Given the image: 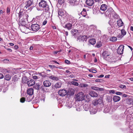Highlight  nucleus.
I'll return each instance as SVG.
<instances>
[{
    "label": "nucleus",
    "mask_w": 133,
    "mask_h": 133,
    "mask_svg": "<svg viewBox=\"0 0 133 133\" xmlns=\"http://www.w3.org/2000/svg\"><path fill=\"white\" fill-rule=\"evenodd\" d=\"M39 7L43 8V10L45 12H49V7L46 1L44 0L41 1L39 3Z\"/></svg>",
    "instance_id": "1"
},
{
    "label": "nucleus",
    "mask_w": 133,
    "mask_h": 133,
    "mask_svg": "<svg viewBox=\"0 0 133 133\" xmlns=\"http://www.w3.org/2000/svg\"><path fill=\"white\" fill-rule=\"evenodd\" d=\"M29 86H33L34 88L37 90H39L40 89L42 90L43 89L44 86L41 84H28Z\"/></svg>",
    "instance_id": "2"
},
{
    "label": "nucleus",
    "mask_w": 133,
    "mask_h": 133,
    "mask_svg": "<svg viewBox=\"0 0 133 133\" xmlns=\"http://www.w3.org/2000/svg\"><path fill=\"white\" fill-rule=\"evenodd\" d=\"M19 28L22 32L26 34H28L30 32V30L25 26L20 25Z\"/></svg>",
    "instance_id": "3"
},
{
    "label": "nucleus",
    "mask_w": 133,
    "mask_h": 133,
    "mask_svg": "<svg viewBox=\"0 0 133 133\" xmlns=\"http://www.w3.org/2000/svg\"><path fill=\"white\" fill-rule=\"evenodd\" d=\"M31 28L32 31L36 32L39 29V25L37 24H33L31 25Z\"/></svg>",
    "instance_id": "4"
},
{
    "label": "nucleus",
    "mask_w": 133,
    "mask_h": 133,
    "mask_svg": "<svg viewBox=\"0 0 133 133\" xmlns=\"http://www.w3.org/2000/svg\"><path fill=\"white\" fill-rule=\"evenodd\" d=\"M84 95L82 92L78 93L76 95V99L77 101H82L84 99Z\"/></svg>",
    "instance_id": "5"
},
{
    "label": "nucleus",
    "mask_w": 133,
    "mask_h": 133,
    "mask_svg": "<svg viewBox=\"0 0 133 133\" xmlns=\"http://www.w3.org/2000/svg\"><path fill=\"white\" fill-rule=\"evenodd\" d=\"M22 82V83H35L34 80L31 79L28 80L27 78L25 77H23Z\"/></svg>",
    "instance_id": "6"
},
{
    "label": "nucleus",
    "mask_w": 133,
    "mask_h": 133,
    "mask_svg": "<svg viewBox=\"0 0 133 133\" xmlns=\"http://www.w3.org/2000/svg\"><path fill=\"white\" fill-rule=\"evenodd\" d=\"M124 47L123 45H120L117 49V53L120 55L122 54L123 53Z\"/></svg>",
    "instance_id": "7"
},
{
    "label": "nucleus",
    "mask_w": 133,
    "mask_h": 133,
    "mask_svg": "<svg viewBox=\"0 0 133 133\" xmlns=\"http://www.w3.org/2000/svg\"><path fill=\"white\" fill-rule=\"evenodd\" d=\"M59 95L62 96H63L67 94V91L64 89L59 90L58 92Z\"/></svg>",
    "instance_id": "8"
},
{
    "label": "nucleus",
    "mask_w": 133,
    "mask_h": 133,
    "mask_svg": "<svg viewBox=\"0 0 133 133\" xmlns=\"http://www.w3.org/2000/svg\"><path fill=\"white\" fill-rule=\"evenodd\" d=\"M110 55V54L108 51H105L103 52L102 56L104 59H106L107 57L109 56Z\"/></svg>",
    "instance_id": "9"
},
{
    "label": "nucleus",
    "mask_w": 133,
    "mask_h": 133,
    "mask_svg": "<svg viewBox=\"0 0 133 133\" xmlns=\"http://www.w3.org/2000/svg\"><path fill=\"white\" fill-rule=\"evenodd\" d=\"M89 95L91 97H96L98 96V94L94 91H90L89 93Z\"/></svg>",
    "instance_id": "10"
},
{
    "label": "nucleus",
    "mask_w": 133,
    "mask_h": 133,
    "mask_svg": "<svg viewBox=\"0 0 133 133\" xmlns=\"http://www.w3.org/2000/svg\"><path fill=\"white\" fill-rule=\"evenodd\" d=\"M91 88L94 90L100 91H103L104 90V88H99L95 86L91 87Z\"/></svg>",
    "instance_id": "11"
},
{
    "label": "nucleus",
    "mask_w": 133,
    "mask_h": 133,
    "mask_svg": "<svg viewBox=\"0 0 133 133\" xmlns=\"http://www.w3.org/2000/svg\"><path fill=\"white\" fill-rule=\"evenodd\" d=\"M86 3L88 5L91 6L94 3V1L93 0H87Z\"/></svg>",
    "instance_id": "12"
},
{
    "label": "nucleus",
    "mask_w": 133,
    "mask_h": 133,
    "mask_svg": "<svg viewBox=\"0 0 133 133\" xmlns=\"http://www.w3.org/2000/svg\"><path fill=\"white\" fill-rule=\"evenodd\" d=\"M65 12V11H64L61 9H59L58 11V15L62 17L63 16H64Z\"/></svg>",
    "instance_id": "13"
},
{
    "label": "nucleus",
    "mask_w": 133,
    "mask_h": 133,
    "mask_svg": "<svg viewBox=\"0 0 133 133\" xmlns=\"http://www.w3.org/2000/svg\"><path fill=\"white\" fill-rule=\"evenodd\" d=\"M25 13L24 11L23 10L21 11V10H20L18 14V17L19 19H21Z\"/></svg>",
    "instance_id": "14"
},
{
    "label": "nucleus",
    "mask_w": 133,
    "mask_h": 133,
    "mask_svg": "<svg viewBox=\"0 0 133 133\" xmlns=\"http://www.w3.org/2000/svg\"><path fill=\"white\" fill-rule=\"evenodd\" d=\"M74 90L73 89H69L67 92V94L70 96L73 95L74 94Z\"/></svg>",
    "instance_id": "15"
},
{
    "label": "nucleus",
    "mask_w": 133,
    "mask_h": 133,
    "mask_svg": "<svg viewBox=\"0 0 133 133\" xmlns=\"http://www.w3.org/2000/svg\"><path fill=\"white\" fill-rule=\"evenodd\" d=\"M32 2L31 0H29L27 1L25 7L27 9L28 7L30 6L32 4Z\"/></svg>",
    "instance_id": "16"
},
{
    "label": "nucleus",
    "mask_w": 133,
    "mask_h": 133,
    "mask_svg": "<svg viewBox=\"0 0 133 133\" xmlns=\"http://www.w3.org/2000/svg\"><path fill=\"white\" fill-rule=\"evenodd\" d=\"M117 25L119 27H120L122 26L123 24V22L122 21L121 19H119L117 21Z\"/></svg>",
    "instance_id": "17"
},
{
    "label": "nucleus",
    "mask_w": 133,
    "mask_h": 133,
    "mask_svg": "<svg viewBox=\"0 0 133 133\" xmlns=\"http://www.w3.org/2000/svg\"><path fill=\"white\" fill-rule=\"evenodd\" d=\"M107 9V6L105 4H102L100 7V9L101 10L105 11Z\"/></svg>",
    "instance_id": "18"
},
{
    "label": "nucleus",
    "mask_w": 133,
    "mask_h": 133,
    "mask_svg": "<svg viewBox=\"0 0 133 133\" xmlns=\"http://www.w3.org/2000/svg\"><path fill=\"white\" fill-rule=\"evenodd\" d=\"M114 101L115 102H117L119 101L120 99V97L117 96H115L113 98Z\"/></svg>",
    "instance_id": "19"
},
{
    "label": "nucleus",
    "mask_w": 133,
    "mask_h": 133,
    "mask_svg": "<svg viewBox=\"0 0 133 133\" xmlns=\"http://www.w3.org/2000/svg\"><path fill=\"white\" fill-rule=\"evenodd\" d=\"M90 114H94L96 113L97 112V110L95 108L93 107L91 108L90 110Z\"/></svg>",
    "instance_id": "20"
},
{
    "label": "nucleus",
    "mask_w": 133,
    "mask_h": 133,
    "mask_svg": "<svg viewBox=\"0 0 133 133\" xmlns=\"http://www.w3.org/2000/svg\"><path fill=\"white\" fill-rule=\"evenodd\" d=\"M80 14H81L83 16L85 17L87 15V12L86 9L85 8L83 9V11Z\"/></svg>",
    "instance_id": "21"
},
{
    "label": "nucleus",
    "mask_w": 133,
    "mask_h": 133,
    "mask_svg": "<svg viewBox=\"0 0 133 133\" xmlns=\"http://www.w3.org/2000/svg\"><path fill=\"white\" fill-rule=\"evenodd\" d=\"M33 93V90L32 88H29L27 90V93L28 94L31 95H32Z\"/></svg>",
    "instance_id": "22"
},
{
    "label": "nucleus",
    "mask_w": 133,
    "mask_h": 133,
    "mask_svg": "<svg viewBox=\"0 0 133 133\" xmlns=\"http://www.w3.org/2000/svg\"><path fill=\"white\" fill-rule=\"evenodd\" d=\"M121 32L122 35L120 36V37L121 38L123 37L126 34V32L124 29H122L121 30Z\"/></svg>",
    "instance_id": "23"
},
{
    "label": "nucleus",
    "mask_w": 133,
    "mask_h": 133,
    "mask_svg": "<svg viewBox=\"0 0 133 133\" xmlns=\"http://www.w3.org/2000/svg\"><path fill=\"white\" fill-rule=\"evenodd\" d=\"M72 26V24L70 23H68L65 25V27L68 30H70L71 29Z\"/></svg>",
    "instance_id": "24"
},
{
    "label": "nucleus",
    "mask_w": 133,
    "mask_h": 133,
    "mask_svg": "<svg viewBox=\"0 0 133 133\" xmlns=\"http://www.w3.org/2000/svg\"><path fill=\"white\" fill-rule=\"evenodd\" d=\"M89 42L91 44L94 45L96 43L95 39L93 38L90 39L89 41Z\"/></svg>",
    "instance_id": "25"
},
{
    "label": "nucleus",
    "mask_w": 133,
    "mask_h": 133,
    "mask_svg": "<svg viewBox=\"0 0 133 133\" xmlns=\"http://www.w3.org/2000/svg\"><path fill=\"white\" fill-rule=\"evenodd\" d=\"M69 3L73 5H75L76 4L75 3L76 2V0H69Z\"/></svg>",
    "instance_id": "26"
},
{
    "label": "nucleus",
    "mask_w": 133,
    "mask_h": 133,
    "mask_svg": "<svg viewBox=\"0 0 133 133\" xmlns=\"http://www.w3.org/2000/svg\"><path fill=\"white\" fill-rule=\"evenodd\" d=\"M49 78L55 81H57L59 79L58 78L56 77L53 76H49Z\"/></svg>",
    "instance_id": "27"
},
{
    "label": "nucleus",
    "mask_w": 133,
    "mask_h": 133,
    "mask_svg": "<svg viewBox=\"0 0 133 133\" xmlns=\"http://www.w3.org/2000/svg\"><path fill=\"white\" fill-rule=\"evenodd\" d=\"M28 17L29 16L28 15L26 14L25 13L21 19L23 20H24L25 19H27Z\"/></svg>",
    "instance_id": "28"
},
{
    "label": "nucleus",
    "mask_w": 133,
    "mask_h": 133,
    "mask_svg": "<svg viewBox=\"0 0 133 133\" xmlns=\"http://www.w3.org/2000/svg\"><path fill=\"white\" fill-rule=\"evenodd\" d=\"M102 45V43L101 41L98 42L97 43L96 46L97 48L100 47Z\"/></svg>",
    "instance_id": "29"
},
{
    "label": "nucleus",
    "mask_w": 133,
    "mask_h": 133,
    "mask_svg": "<svg viewBox=\"0 0 133 133\" xmlns=\"http://www.w3.org/2000/svg\"><path fill=\"white\" fill-rule=\"evenodd\" d=\"M11 77L9 75H6L5 76L4 79L7 81H9L11 79Z\"/></svg>",
    "instance_id": "30"
},
{
    "label": "nucleus",
    "mask_w": 133,
    "mask_h": 133,
    "mask_svg": "<svg viewBox=\"0 0 133 133\" xmlns=\"http://www.w3.org/2000/svg\"><path fill=\"white\" fill-rule=\"evenodd\" d=\"M110 41L114 42L116 41L117 40V38L116 37H112L110 38Z\"/></svg>",
    "instance_id": "31"
},
{
    "label": "nucleus",
    "mask_w": 133,
    "mask_h": 133,
    "mask_svg": "<svg viewBox=\"0 0 133 133\" xmlns=\"http://www.w3.org/2000/svg\"><path fill=\"white\" fill-rule=\"evenodd\" d=\"M87 38L86 36H82L81 37V40L83 41H86L87 40Z\"/></svg>",
    "instance_id": "32"
},
{
    "label": "nucleus",
    "mask_w": 133,
    "mask_h": 133,
    "mask_svg": "<svg viewBox=\"0 0 133 133\" xmlns=\"http://www.w3.org/2000/svg\"><path fill=\"white\" fill-rule=\"evenodd\" d=\"M61 84H55L54 85V87H55L56 88H59L61 87Z\"/></svg>",
    "instance_id": "33"
},
{
    "label": "nucleus",
    "mask_w": 133,
    "mask_h": 133,
    "mask_svg": "<svg viewBox=\"0 0 133 133\" xmlns=\"http://www.w3.org/2000/svg\"><path fill=\"white\" fill-rule=\"evenodd\" d=\"M98 100V104L102 105H103V100L102 99H99Z\"/></svg>",
    "instance_id": "34"
},
{
    "label": "nucleus",
    "mask_w": 133,
    "mask_h": 133,
    "mask_svg": "<svg viewBox=\"0 0 133 133\" xmlns=\"http://www.w3.org/2000/svg\"><path fill=\"white\" fill-rule=\"evenodd\" d=\"M93 104L94 105H96L98 104V100L96 99L93 101Z\"/></svg>",
    "instance_id": "35"
},
{
    "label": "nucleus",
    "mask_w": 133,
    "mask_h": 133,
    "mask_svg": "<svg viewBox=\"0 0 133 133\" xmlns=\"http://www.w3.org/2000/svg\"><path fill=\"white\" fill-rule=\"evenodd\" d=\"M64 2V0H58V3L60 5H62Z\"/></svg>",
    "instance_id": "36"
},
{
    "label": "nucleus",
    "mask_w": 133,
    "mask_h": 133,
    "mask_svg": "<svg viewBox=\"0 0 133 133\" xmlns=\"http://www.w3.org/2000/svg\"><path fill=\"white\" fill-rule=\"evenodd\" d=\"M22 21L21 22L19 23V27H20V25H22V26H25V21H24V20Z\"/></svg>",
    "instance_id": "37"
},
{
    "label": "nucleus",
    "mask_w": 133,
    "mask_h": 133,
    "mask_svg": "<svg viewBox=\"0 0 133 133\" xmlns=\"http://www.w3.org/2000/svg\"><path fill=\"white\" fill-rule=\"evenodd\" d=\"M119 87L122 89H125L126 88V87L125 85L121 84L119 85Z\"/></svg>",
    "instance_id": "38"
},
{
    "label": "nucleus",
    "mask_w": 133,
    "mask_h": 133,
    "mask_svg": "<svg viewBox=\"0 0 133 133\" xmlns=\"http://www.w3.org/2000/svg\"><path fill=\"white\" fill-rule=\"evenodd\" d=\"M79 86L81 87H86L88 86V85L86 84H80L79 85Z\"/></svg>",
    "instance_id": "39"
},
{
    "label": "nucleus",
    "mask_w": 133,
    "mask_h": 133,
    "mask_svg": "<svg viewBox=\"0 0 133 133\" xmlns=\"http://www.w3.org/2000/svg\"><path fill=\"white\" fill-rule=\"evenodd\" d=\"M89 71L92 72L94 73H95L97 72V71L95 69H89Z\"/></svg>",
    "instance_id": "40"
},
{
    "label": "nucleus",
    "mask_w": 133,
    "mask_h": 133,
    "mask_svg": "<svg viewBox=\"0 0 133 133\" xmlns=\"http://www.w3.org/2000/svg\"><path fill=\"white\" fill-rule=\"evenodd\" d=\"M25 101V98L23 97L21 98L20 99V102L22 103L24 102Z\"/></svg>",
    "instance_id": "41"
},
{
    "label": "nucleus",
    "mask_w": 133,
    "mask_h": 133,
    "mask_svg": "<svg viewBox=\"0 0 133 133\" xmlns=\"http://www.w3.org/2000/svg\"><path fill=\"white\" fill-rule=\"evenodd\" d=\"M17 79L16 76H14L12 78V81L15 82L17 80Z\"/></svg>",
    "instance_id": "42"
},
{
    "label": "nucleus",
    "mask_w": 133,
    "mask_h": 133,
    "mask_svg": "<svg viewBox=\"0 0 133 133\" xmlns=\"http://www.w3.org/2000/svg\"><path fill=\"white\" fill-rule=\"evenodd\" d=\"M43 84L44 85V86L48 87L51 86V84Z\"/></svg>",
    "instance_id": "43"
},
{
    "label": "nucleus",
    "mask_w": 133,
    "mask_h": 133,
    "mask_svg": "<svg viewBox=\"0 0 133 133\" xmlns=\"http://www.w3.org/2000/svg\"><path fill=\"white\" fill-rule=\"evenodd\" d=\"M47 21L46 19H45L44 21L42 23V25H45L47 23Z\"/></svg>",
    "instance_id": "44"
},
{
    "label": "nucleus",
    "mask_w": 133,
    "mask_h": 133,
    "mask_svg": "<svg viewBox=\"0 0 133 133\" xmlns=\"http://www.w3.org/2000/svg\"><path fill=\"white\" fill-rule=\"evenodd\" d=\"M65 62L68 64H70V62L67 60H65Z\"/></svg>",
    "instance_id": "45"
},
{
    "label": "nucleus",
    "mask_w": 133,
    "mask_h": 133,
    "mask_svg": "<svg viewBox=\"0 0 133 133\" xmlns=\"http://www.w3.org/2000/svg\"><path fill=\"white\" fill-rule=\"evenodd\" d=\"M42 98H41V100H42L44 101L45 100V95L43 94L42 95Z\"/></svg>",
    "instance_id": "46"
},
{
    "label": "nucleus",
    "mask_w": 133,
    "mask_h": 133,
    "mask_svg": "<svg viewBox=\"0 0 133 133\" xmlns=\"http://www.w3.org/2000/svg\"><path fill=\"white\" fill-rule=\"evenodd\" d=\"M87 106V105H84L83 106V108H84V109L85 110L87 111L88 110V108H86Z\"/></svg>",
    "instance_id": "47"
},
{
    "label": "nucleus",
    "mask_w": 133,
    "mask_h": 133,
    "mask_svg": "<svg viewBox=\"0 0 133 133\" xmlns=\"http://www.w3.org/2000/svg\"><path fill=\"white\" fill-rule=\"evenodd\" d=\"M116 94L117 95H121L122 94V93L121 92H116Z\"/></svg>",
    "instance_id": "48"
},
{
    "label": "nucleus",
    "mask_w": 133,
    "mask_h": 133,
    "mask_svg": "<svg viewBox=\"0 0 133 133\" xmlns=\"http://www.w3.org/2000/svg\"><path fill=\"white\" fill-rule=\"evenodd\" d=\"M10 8H9L8 7L6 9V12L7 13H8L9 12H10Z\"/></svg>",
    "instance_id": "49"
},
{
    "label": "nucleus",
    "mask_w": 133,
    "mask_h": 133,
    "mask_svg": "<svg viewBox=\"0 0 133 133\" xmlns=\"http://www.w3.org/2000/svg\"><path fill=\"white\" fill-rule=\"evenodd\" d=\"M4 77V76L3 74L0 73V79L3 78Z\"/></svg>",
    "instance_id": "50"
},
{
    "label": "nucleus",
    "mask_w": 133,
    "mask_h": 133,
    "mask_svg": "<svg viewBox=\"0 0 133 133\" xmlns=\"http://www.w3.org/2000/svg\"><path fill=\"white\" fill-rule=\"evenodd\" d=\"M32 78L33 79H37L38 77L37 76H36V75H34V76H33Z\"/></svg>",
    "instance_id": "51"
},
{
    "label": "nucleus",
    "mask_w": 133,
    "mask_h": 133,
    "mask_svg": "<svg viewBox=\"0 0 133 133\" xmlns=\"http://www.w3.org/2000/svg\"><path fill=\"white\" fill-rule=\"evenodd\" d=\"M61 51V50L59 51H54L53 53L55 54H56L58 52H60Z\"/></svg>",
    "instance_id": "52"
},
{
    "label": "nucleus",
    "mask_w": 133,
    "mask_h": 133,
    "mask_svg": "<svg viewBox=\"0 0 133 133\" xmlns=\"http://www.w3.org/2000/svg\"><path fill=\"white\" fill-rule=\"evenodd\" d=\"M71 31L73 33L76 32H77V30L75 29H72L71 30Z\"/></svg>",
    "instance_id": "53"
},
{
    "label": "nucleus",
    "mask_w": 133,
    "mask_h": 133,
    "mask_svg": "<svg viewBox=\"0 0 133 133\" xmlns=\"http://www.w3.org/2000/svg\"><path fill=\"white\" fill-rule=\"evenodd\" d=\"M109 92L110 93L114 94L115 93V91L114 90H110L109 91Z\"/></svg>",
    "instance_id": "54"
},
{
    "label": "nucleus",
    "mask_w": 133,
    "mask_h": 133,
    "mask_svg": "<svg viewBox=\"0 0 133 133\" xmlns=\"http://www.w3.org/2000/svg\"><path fill=\"white\" fill-rule=\"evenodd\" d=\"M5 49L10 52H12V50L11 49L7 48H5Z\"/></svg>",
    "instance_id": "55"
},
{
    "label": "nucleus",
    "mask_w": 133,
    "mask_h": 133,
    "mask_svg": "<svg viewBox=\"0 0 133 133\" xmlns=\"http://www.w3.org/2000/svg\"><path fill=\"white\" fill-rule=\"evenodd\" d=\"M122 96L123 97H128V95L125 94H123L122 95Z\"/></svg>",
    "instance_id": "56"
},
{
    "label": "nucleus",
    "mask_w": 133,
    "mask_h": 133,
    "mask_svg": "<svg viewBox=\"0 0 133 133\" xmlns=\"http://www.w3.org/2000/svg\"><path fill=\"white\" fill-rule=\"evenodd\" d=\"M14 48L15 49H16L18 48V47L17 45H15L14 46Z\"/></svg>",
    "instance_id": "57"
},
{
    "label": "nucleus",
    "mask_w": 133,
    "mask_h": 133,
    "mask_svg": "<svg viewBox=\"0 0 133 133\" xmlns=\"http://www.w3.org/2000/svg\"><path fill=\"white\" fill-rule=\"evenodd\" d=\"M52 62H54L55 63H56V64H59V63L56 61H52Z\"/></svg>",
    "instance_id": "58"
},
{
    "label": "nucleus",
    "mask_w": 133,
    "mask_h": 133,
    "mask_svg": "<svg viewBox=\"0 0 133 133\" xmlns=\"http://www.w3.org/2000/svg\"><path fill=\"white\" fill-rule=\"evenodd\" d=\"M104 76V75L103 74H102V75L98 76V77L99 78H100V77H103Z\"/></svg>",
    "instance_id": "59"
},
{
    "label": "nucleus",
    "mask_w": 133,
    "mask_h": 133,
    "mask_svg": "<svg viewBox=\"0 0 133 133\" xmlns=\"http://www.w3.org/2000/svg\"><path fill=\"white\" fill-rule=\"evenodd\" d=\"M128 46L129 48H130V49L131 51H132V50H133V49L132 48V47L131 46Z\"/></svg>",
    "instance_id": "60"
},
{
    "label": "nucleus",
    "mask_w": 133,
    "mask_h": 133,
    "mask_svg": "<svg viewBox=\"0 0 133 133\" xmlns=\"http://www.w3.org/2000/svg\"><path fill=\"white\" fill-rule=\"evenodd\" d=\"M131 101V99H127V103L128 102H130Z\"/></svg>",
    "instance_id": "61"
},
{
    "label": "nucleus",
    "mask_w": 133,
    "mask_h": 133,
    "mask_svg": "<svg viewBox=\"0 0 133 133\" xmlns=\"http://www.w3.org/2000/svg\"><path fill=\"white\" fill-rule=\"evenodd\" d=\"M9 44L11 46H13L14 45V44L12 43H9Z\"/></svg>",
    "instance_id": "62"
},
{
    "label": "nucleus",
    "mask_w": 133,
    "mask_h": 133,
    "mask_svg": "<svg viewBox=\"0 0 133 133\" xmlns=\"http://www.w3.org/2000/svg\"><path fill=\"white\" fill-rule=\"evenodd\" d=\"M130 30L133 31V27L132 26H131L130 27Z\"/></svg>",
    "instance_id": "63"
},
{
    "label": "nucleus",
    "mask_w": 133,
    "mask_h": 133,
    "mask_svg": "<svg viewBox=\"0 0 133 133\" xmlns=\"http://www.w3.org/2000/svg\"><path fill=\"white\" fill-rule=\"evenodd\" d=\"M88 76L90 77H92L93 76V75L91 74H89Z\"/></svg>",
    "instance_id": "64"
}]
</instances>
